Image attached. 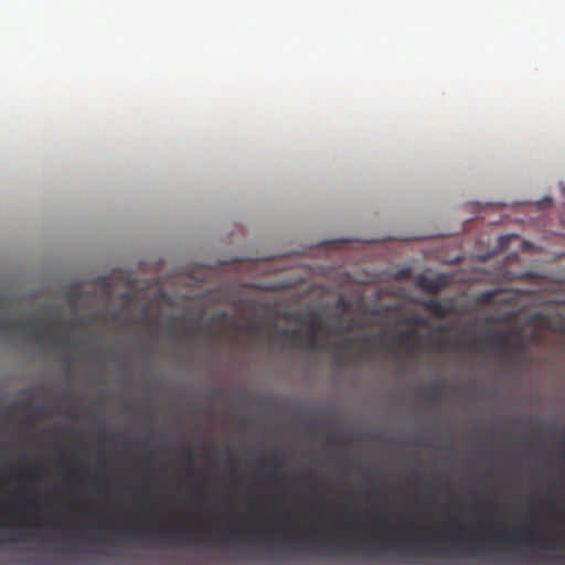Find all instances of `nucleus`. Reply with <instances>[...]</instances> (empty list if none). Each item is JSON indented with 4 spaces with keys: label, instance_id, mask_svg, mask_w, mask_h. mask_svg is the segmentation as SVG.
Returning <instances> with one entry per match:
<instances>
[{
    "label": "nucleus",
    "instance_id": "1",
    "mask_svg": "<svg viewBox=\"0 0 565 565\" xmlns=\"http://www.w3.org/2000/svg\"><path fill=\"white\" fill-rule=\"evenodd\" d=\"M121 536L148 537L154 542H177L180 544H194L200 542H213V530L206 529L199 531L192 526L162 527L157 523L143 525L140 530L132 529L130 525L119 531Z\"/></svg>",
    "mask_w": 565,
    "mask_h": 565
},
{
    "label": "nucleus",
    "instance_id": "2",
    "mask_svg": "<svg viewBox=\"0 0 565 565\" xmlns=\"http://www.w3.org/2000/svg\"><path fill=\"white\" fill-rule=\"evenodd\" d=\"M505 539L510 542L534 545L541 548H565V537L548 539L545 537L537 529H530L526 526L515 529L512 532H505Z\"/></svg>",
    "mask_w": 565,
    "mask_h": 565
},
{
    "label": "nucleus",
    "instance_id": "3",
    "mask_svg": "<svg viewBox=\"0 0 565 565\" xmlns=\"http://www.w3.org/2000/svg\"><path fill=\"white\" fill-rule=\"evenodd\" d=\"M379 544L386 547L397 546L426 553H437L440 551L438 547L439 542L428 536H381Z\"/></svg>",
    "mask_w": 565,
    "mask_h": 565
},
{
    "label": "nucleus",
    "instance_id": "4",
    "mask_svg": "<svg viewBox=\"0 0 565 565\" xmlns=\"http://www.w3.org/2000/svg\"><path fill=\"white\" fill-rule=\"evenodd\" d=\"M415 286L429 295H437L447 286V278L444 275L427 277L420 274L415 279Z\"/></svg>",
    "mask_w": 565,
    "mask_h": 565
},
{
    "label": "nucleus",
    "instance_id": "5",
    "mask_svg": "<svg viewBox=\"0 0 565 565\" xmlns=\"http://www.w3.org/2000/svg\"><path fill=\"white\" fill-rule=\"evenodd\" d=\"M512 335L511 332H504L500 334L494 335H486L480 339H472L470 340V344L475 345L477 342L483 343L488 349H494L498 351H507L510 345V337Z\"/></svg>",
    "mask_w": 565,
    "mask_h": 565
},
{
    "label": "nucleus",
    "instance_id": "6",
    "mask_svg": "<svg viewBox=\"0 0 565 565\" xmlns=\"http://www.w3.org/2000/svg\"><path fill=\"white\" fill-rule=\"evenodd\" d=\"M32 324L29 317H0V332L23 330Z\"/></svg>",
    "mask_w": 565,
    "mask_h": 565
},
{
    "label": "nucleus",
    "instance_id": "7",
    "mask_svg": "<svg viewBox=\"0 0 565 565\" xmlns=\"http://www.w3.org/2000/svg\"><path fill=\"white\" fill-rule=\"evenodd\" d=\"M419 305L438 319L448 317L452 311V308L449 303H443L438 300H426Z\"/></svg>",
    "mask_w": 565,
    "mask_h": 565
},
{
    "label": "nucleus",
    "instance_id": "8",
    "mask_svg": "<svg viewBox=\"0 0 565 565\" xmlns=\"http://www.w3.org/2000/svg\"><path fill=\"white\" fill-rule=\"evenodd\" d=\"M303 322H305V324L308 328L307 344L309 347H313L316 344V341H317L318 332H319V330L321 328L319 317L315 312L308 313L305 317Z\"/></svg>",
    "mask_w": 565,
    "mask_h": 565
},
{
    "label": "nucleus",
    "instance_id": "9",
    "mask_svg": "<svg viewBox=\"0 0 565 565\" xmlns=\"http://www.w3.org/2000/svg\"><path fill=\"white\" fill-rule=\"evenodd\" d=\"M372 537L363 536V537H348L343 542H339L337 546L339 548H344L347 551H353L356 548L363 550H374L373 545H370V541Z\"/></svg>",
    "mask_w": 565,
    "mask_h": 565
},
{
    "label": "nucleus",
    "instance_id": "10",
    "mask_svg": "<svg viewBox=\"0 0 565 565\" xmlns=\"http://www.w3.org/2000/svg\"><path fill=\"white\" fill-rule=\"evenodd\" d=\"M234 321L231 319L230 315L226 311H222L206 322V327L215 328V327H234Z\"/></svg>",
    "mask_w": 565,
    "mask_h": 565
},
{
    "label": "nucleus",
    "instance_id": "11",
    "mask_svg": "<svg viewBox=\"0 0 565 565\" xmlns=\"http://www.w3.org/2000/svg\"><path fill=\"white\" fill-rule=\"evenodd\" d=\"M499 542H501L500 540L498 539H486V540H482V541H477L475 539H471L469 541V545H468V552L470 554H481L486 551V545H492V544H498Z\"/></svg>",
    "mask_w": 565,
    "mask_h": 565
},
{
    "label": "nucleus",
    "instance_id": "12",
    "mask_svg": "<svg viewBox=\"0 0 565 565\" xmlns=\"http://www.w3.org/2000/svg\"><path fill=\"white\" fill-rule=\"evenodd\" d=\"M417 339L413 330L398 332L393 337L394 343L403 347H409Z\"/></svg>",
    "mask_w": 565,
    "mask_h": 565
},
{
    "label": "nucleus",
    "instance_id": "13",
    "mask_svg": "<svg viewBox=\"0 0 565 565\" xmlns=\"http://www.w3.org/2000/svg\"><path fill=\"white\" fill-rule=\"evenodd\" d=\"M242 539L239 530L237 527H231L228 532L222 534L220 540L223 543L237 544Z\"/></svg>",
    "mask_w": 565,
    "mask_h": 565
},
{
    "label": "nucleus",
    "instance_id": "14",
    "mask_svg": "<svg viewBox=\"0 0 565 565\" xmlns=\"http://www.w3.org/2000/svg\"><path fill=\"white\" fill-rule=\"evenodd\" d=\"M50 337H51V341H52L53 345L56 348L66 349V348H72L74 345L73 340H71L70 338L58 337L55 332H52Z\"/></svg>",
    "mask_w": 565,
    "mask_h": 565
},
{
    "label": "nucleus",
    "instance_id": "15",
    "mask_svg": "<svg viewBox=\"0 0 565 565\" xmlns=\"http://www.w3.org/2000/svg\"><path fill=\"white\" fill-rule=\"evenodd\" d=\"M508 350L514 354H524L526 352V343L518 337L515 341L510 342Z\"/></svg>",
    "mask_w": 565,
    "mask_h": 565
},
{
    "label": "nucleus",
    "instance_id": "16",
    "mask_svg": "<svg viewBox=\"0 0 565 565\" xmlns=\"http://www.w3.org/2000/svg\"><path fill=\"white\" fill-rule=\"evenodd\" d=\"M280 335L284 339L290 340L295 343H299L300 338H301V333L299 330H282V331H280Z\"/></svg>",
    "mask_w": 565,
    "mask_h": 565
},
{
    "label": "nucleus",
    "instance_id": "17",
    "mask_svg": "<svg viewBox=\"0 0 565 565\" xmlns=\"http://www.w3.org/2000/svg\"><path fill=\"white\" fill-rule=\"evenodd\" d=\"M46 333L42 330L34 331L30 334V339H32L36 344H42Z\"/></svg>",
    "mask_w": 565,
    "mask_h": 565
},
{
    "label": "nucleus",
    "instance_id": "18",
    "mask_svg": "<svg viewBox=\"0 0 565 565\" xmlns=\"http://www.w3.org/2000/svg\"><path fill=\"white\" fill-rule=\"evenodd\" d=\"M411 269L409 268H404V269H401L398 270L395 275H394V278L396 280H406L411 277Z\"/></svg>",
    "mask_w": 565,
    "mask_h": 565
},
{
    "label": "nucleus",
    "instance_id": "19",
    "mask_svg": "<svg viewBox=\"0 0 565 565\" xmlns=\"http://www.w3.org/2000/svg\"><path fill=\"white\" fill-rule=\"evenodd\" d=\"M28 525L25 523H20L18 525V529H17V534L18 536L15 539H11L12 541H25L26 537H25V534H24V529Z\"/></svg>",
    "mask_w": 565,
    "mask_h": 565
},
{
    "label": "nucleus",
    "instance_id": "20",
    "mask_svg": "<svg viewBox=\"0 0 565 565\" xmlns=\"http://www.w3.org/2000/svg\"><path fill=\"white\" fill-rule=\"evenodd\" d=\"M405 322L411 326L423 324L424 319L419 316H413V317L407 318L405 320Z\"/></svg>",
    "mask_w": 565,
    "mask_h": 565
},
{
    "label": "nucleus",
    "instance_id": "21",
    "mask_svg": "<svg viewBox=\"0 0 565 565\" xmlns=\"http://www.w3.org/2000/svg\"><path fill=\"white\" fill-rule=\"evenodd\" d=\"M81 295V289L78 286L71 287L68 291V298L70 299H77Z\"/></svg>",
    "mask_w": 565,
    "mask_h": 565
},
{
    "label": "nucleus",
    "instance_id": "22",
    "mask_svg": "<svg viewBox=\"0 0 565 565\" xmlns=\"http://www.w3.org/2000/svg\"><path fill=\"white\" fill-rule=\"evenodd\" d=\"M360 341L361 342L380 343L382 341V337L381 335L364 337Z\"/></svg>",
    "mask_w": 565,
    "mask_h": 565
},
{
    "label": "nucleus",
    "instance_id": "23",
    "mask_svg": "<svg viewBox=\"0 0 565 565\" xmlns=\"http://www.w3.org/2000/svg\"><path fill=\"white\" fill-rule=\"evenodd\" d=\"M350 327H347V326H340L338 329H337V333L338 334H344V333H348L350 332Z\"/></svg>",
    "mask_w": 565,
    "mask_h": 565
},
{
    "label": "nucleus",
    "instance_id": "24",
    "mask_svg": "<svg viewBox=\"0 0 565 565\" xmlns=\"http://www.w3.org/2000/svg\"><path fill=\"white\" fill-rule=\"evenodd\" d=\"M310 543H311L312 546H318V547L324 546V544H323V542L321 540L312 539V540H310Z\"/></svg>",
    "mask_w": 565,
    "mask_h": 565
},
{
    "label": "nucleus",
    "instance_id": "25",
    "mask_svg": "<svg viewBox=\"0 0 565 565\" xmlns=\"http://www.w3.org/2000/svg\"><path fill=\"white\" fill-rule=\"evenodd\" d=\"M436 390H437V386H430V387L428 388V394H429V396H435V392H436Z\"/></svg>",
    "mask_w": 565,
    "mask_h": 565
},
{
    "label": "nucleus",
    "instance_id": "26",
    "mask_svg": "<svg viewBox=\"0 0 565 565\" xmlns=\"http://www.w3.org/2000/svg\"><path fill=\"white\" fill-rule=\"evenodd\" d=\"M247 330H248L249 333H254L255 330H256V326L255 324H248L247 326Z\"/></svg>",
    "mask_w": 565,
    "mask_h": 565
},
{
    "label": "nucleus",
    "instance_id": "27",
    "mask_svg": "<svg viewBox=\"0 0 565 565\" xmlns=\"http://www.w3.org/2000/svg\"><path fill=\"white\" fill-rule=\"evenodd\" d=\"M450 546H451V548H457V546H458V542H457V540L452 539V540L450 541Z\"/></svg>",
    "mask_w": 565,
    "mask_h": 565
},
{
    "label": "nucleus",
    "instance_id": "28",
    "mask_svg": "<svg viewBox=\"0 0 565 565\" xmlns=\"http://www.w3.org/2000/svg\"><path fill=\"white\" fill-rule=\"evenodd\" d=\"M184 451L188 454L189 457H192V450L190 448H185Z\"/></svg>",
    "mask_w": 565,
    "mask_h": 565
},
{
    "label": "nucleus",
    "instance_id": "29",
    "mask_svg": "<svg viewBox=\"0 0 565 565\" xmlns=\"http://www.w3.org/2000/svg\"><path fill=\"white\" fill-rule=\"evenodd\" d=\"M73 533H74L73 531H68V530H67V531H65V534H66V535H71V534H73Z\"/></svg>",
    "mask_w": 565,
    "mask_h": 565
},
{
    "label": "nucleus",
    "instance_id": "30",
    "mask_svg": "<svg viewBox=\"0 0 565 565\" xmlns=\"http://www.w3.org/2000/svg\"><path fill=\"white\" fill-rule=\"evenodd\" d=\"M301 539H302V537H295V539H292V541H291V542H296V541L301 540Z\"/></svg>",
    "mask_w": 565,
    "mask_h": 565
},
{
    "label": "nucleus",
    "instance_id": "31",
    "mask_svg": "<svg viewBox=\"0 0 565 565\" xmlns=\"http://www.w3.org/2000/svg\"><path fill=\"white\" fill-rule=\"evenodd\" d=\"M81 539H83L82 532H76Z\"/></svg>",
    "mask_w": 565,
    "mask_h": 565
}]
</instances>
